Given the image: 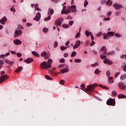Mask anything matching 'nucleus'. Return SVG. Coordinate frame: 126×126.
<instances>
[{
	"label": "nucleus",
	"mask_w": 126,
	"mask_h": 126,
	"mask_svg": "<svg viewBox=\"0 0 126 126\" xmlns=\"http://www.w3.org/2000/svg\"><path fill=\"white\" fill-rule=\"evenodd\" d=\"M93 85L92 86H88L87 89L88 90H90V91H93Z\"/></svg>",
	"instance_id": "c756f323"
},
{
	"label": "nucleus",
	"mask_w": 126,
	"mask_h": 126,
	"mask_svg": "<svg viewBox=\"0 0 126 126\" xmlns=\"http://www.w3.org/2000/svg\"><path fill=\"white\" fill-rule=\"evenodd\" d=\"M48 31H49V29L48 28H43V32H44V33H47V32H48Z\"/></svg>",
	"instance_id": "473e14b6"
},
{
	"label": "nucleus",
	"mask_w": 126,
	"mask_h": 126,
	"mask_svg": "<svg viewBox=\"0 0 126 126\" xmlns=\"http://www.w3.org/2000/svg\"><path fill=\"white\" fill-rule=\"evenodd\" d=\"M51 18H52V17H51V16H49L48 17L44 18V21L47 22L49 21V20H51Z\"/></svg>",
	"instance_id": "2f4dec72"
},
{
	"label": "nucleus",
	"mask_w": 126,
	"mask_h": 126,
	"mask_svg": "<svg viewBox=\"0 0 126 126\" xmlns=\"http://www.w3.org/2000/svg\"><path fill=\"white\" fill-rule=\"evenodd\" d=\"M119 99H123L126 98V96L124 94H119L118 95Z\"/></svg>",
	"instance_id": "cd10ccee"
},
{
	"label": "nucleus",
	"mask_w": 126,
	"mask_h": 126,
	"mask_svg": "<svg viewBox=\"0 0 126 126\" xmlns=\"http://www.w3.org/2000/svg\"><path fill=\"white\" fill-rule=\"evenodd\" d=\"M94 44H95V41L93 40L92 42L90 43V46L91 47H92V46H94Z\"/></svg>",
	"instance_id": "5fc2aeb1"
},
{
	"label": "nucleus",
	"mask_w": 126,
	"mask_h": 126,
	"mask_svg": "<svg viewBox=\"0 0 126 126\" xmlns=\"http://www.w3.org/2000/svg\"><path fill=\"white\" fill-rule=\"evenodd\" d=\"M110 75H111V72H110V71H107L106 72L107 76H109Z\"/></svg>",
	"instance_id": "13d9d810"
},
{
	"label": "nucleus",
	"mask_w": 126,
	"mask_h": 126,
	"mask_svg": "<svg viewBox=\"0 0 126 126\" xmlns=\"http://www.w3.org/2000/svg\"><path fill=\"white\" fill-rule=\"evenodd\" d=\"M5 63H7L8 64H13V62L7 60H6L5 61Z\"/></svg>",
	"instance_id": "bb28decb"
},
{
	"label": "nucleus",
	"mask_w": 126,
	"mask_h": 126,
	"mask_svg": "<svg viewBox=\"0 0 126 126\" xmlns=\"http://www.w3.org/2000/svg\"><path fill=\"white\" fill-rule=\"evenodd\" d=\"M63 28H65V29H66L69 28V25H66V24H64V25H63Z\"/></svg>",
	"instance_id": "4c0bfd02"
},
{
	"label": "nucleus",
	"mask_w": 126,
	"mask_h": 126,
	"mask_svg": "<svg viewBox=\"0 0 126 126\" xmlns=\"http://www.w3.org/2000/svg\"><path fill=\"white\" fill-rule=\"evenodd\" d=\"M98 63H95L94 64H92L91 66H92V67H95V66H98Z\"/></svg>",
	"instance_id": "79ce46f5"
},
{
	"label": "nucleus",
	"mask_w": 126,
	"mask_h": 126,
	"mask_svg": "<svg viewBox=\"0 0 126 126\" xmlns=\"http://www.w3.org/2000/svg\"><path fill=\"white\" fill-rule=\"evenodd\" d=\"M100 50H101V51H103V52H104V53L106 55H113V54L115 53V52H114L107 53V48H106V47H105V46H102Z\"/></svg>",
	"instance_id": "6e6552de"
},
{
	"label": "nucleus",
	"mask_w": 126,
	"mask_h": 126,
	"mask_svg": "<svg viewBox=\"0 0 126 126\" xmlns=\"http://www.w3.org/2000/svg\"><path fill=\"white\" fill-rule=\"evenodd\" d=\"M114 82V80H113V77H108V83L112 84Z\"/></svg>",
	"instance_id": "a878e982"
},
{
	"label": "nucleus",
	"mask_w": 126,
	"mask_h": 126,
	"mask_svg": "<svg viewBox=\"0 0 126 126\" xmlns=\"http://www.w3.org/2000/svg\"><path fill=\"white\" fill-rule=\"evenodd\" d=\"M63 57L64 58H67V57H68V53H64Z\"/></svg>",
	"instance_id": "6e6d98bb"
},
{
	"label": "nucleus",
	"mask_w": 126,
	"mask_h": 126,
	"mask_svg": "<svg viewBox=\"0 0 126 126\" xmlns=\"http://www.w3.org/2000/svg\"><path fill=\"white\" fill-rule=\"evenodd\" d=\"M85 34H86V36H87V37H89V35H90V32H89L88 31H86Z\"/></svg>",
	"instance_id": "49530a36"
},
{
	"label": "nucleus",
	"mask_w": 126,
	"mask_h": 126,
	"mask_svg": "<svg viewBox=\"0 0 126 126\" xmlns=\"http://www.w3.org/2000/svg\"><path fill=\"white\" fill-rule=\"evenodd\" d=\"M69 43H70V42H69V40H68L67 41H66V42L65 43V45H66V46H67V48H69V46H68V45H69Z\"/></svg>",
	"instance_id": "09e8293b"
},
{
	"label": "nucleus",
	"mask_w": 126,
	"mask_h": 126,
	"mask_svg": "<svg viewBox=\"0 0 126 126\" xmlns=\"http://www.w3.org/2000/svg\"><path fill=\"white\" fill-rule=\"evenodd\" d=\"M106 104L109 106H115V99L112 98L108 99L106 102Z\"/></svg>",
	"instance_id": "7ed1b4c3"
},
{
	"label": "nucleus",
	"mask_w": 126,
	"mask_h": 126,
	"mask_svg": "<svg viewBox=\"0 0 126 126\" xmlns=\"http://www.w3.org/2000/svg\"><path fill=\"white\" fill-rule=\"evenodd\" d=\"M4 63V62H3V61L2 60H0V69L2 67V64Z\"/></svg>",
	"instance_id": "72a5a7b5"
},
{
	"label": "nucleus",
	"mask_w": 126,
	"mask_h": 126,
	"mask_svg": "<svg viewBox=\"0 0 126 126\" xmlns=\"http://www.w3.org/2000/svg\"><path fill=\"white\" fill-rule=\"evenodd\" d=\"M100 87H101L102 88H103L104 89H106V90H109V87L105 86H102V85H99Z\"/></svg>",
	"instance_id": "c9c22d12"
},
{
	"label": "nucleus",
	"mask_w": 126,
	"mask_h": 126,
	"mask_svg": "<svg viewBox=\"0 0 126 126\" xmlns=\"http://www.w3.org/2000/svg\"><path fill=\"white\" fill-rule=\"evenodd\" d=\"M60 84H64V81H63V80H62L60 81Z\"/></svg>",
	"instance_id": "338daca9"
},
{
	"label": "nucleus",
	"mask_w": 126,
	"mask_h": 126,
	"mask_svg": "<svg viewBox=\"0 0 126 126\" xmlns=\"http://www.w3.org/2000/svg\"><path fill=\"white\" fill-rule=\"evenodd\" d=\"M115 33L113 32H109L103 36V39H110V37H113Z\"/></svg>",
	"instance_id": "f03ea898"
},
{
	"label": "nucleus",
	"mask_w": 126,
	"mask_h": 126,
	"mask_svg": "<svg viewBox=\"0 0 126 126\" xmlns=\"http://www.w3.org/2000/svg\"><path fill=\"white\" fill-rule=\"evenodd\" d=\"M114 36L117 37V38H121V37H122V35L119 33H115Z\"/></svg>",
	"instance_id": "ea45409f"
},
{
	"label": "nucleus",
	"mask_w": 126,
	"mask_h": 126,
	"mask_svg": "<svg viewBox=\"0 0 126 126\" xmlns=\"http://www.w3.org/2000/svg\"><path fill=\"white\" fill-rule=\"evenodd\" d=\"M80 44H81V41L80 40H77L75 44V45L73 46V49L75 50L77 48H78L79 46H80Z\"/></svg>",
	"instance_id": "9b49d317"
},
{
	"label": "nucleus",
	"mask_w": 126,
	"mask_h": 126,
	"mask_svg": "<svg viewBox=\"0 0 126 126\" xmlns=\"http://www.w3.org/2000/svg\"><path fill=\"white\" fill-rule=\"evenodd\" d=\"M17 56L18 57V58H21V57H22V54L18 53L17 54Z\"/></svg>",
	"instance_id": "4d7b16f0"
},
{
	"label": "nucleus",
	"mask_w": 126,
	"mask_h": 126,
	"mask_svg": "<svg viewBox=\"0 0 126 126\" xmlns=\"http://www.w3.org/2000/svg\"><path fill=\"white\" fill-rule=\"evenodd\" d=\"M40 19H41V13L37 12L36 13L35 17L33 18V20L38 22V21H40Z\"/></svg>",
	"instance_id": "423d86ee"
},
{
	"label": "nucleus",
	"mask_w": 126,
	"mask_h": 126,
	"mask_svg": "<svg viewBox=\"0 0 126 126\" xmlns=\"http://www.w3.org/2000/svg\"><path fill=\"white\" fill-rule=\"evenodd\" d=\"M126 75H123L120 77V79L121 80H124V79H126Z\"/></svg>",
	"instance_id": "58836bf2"
},
{
	"label": "nucleus",
	"mask_w": 126,
	"mask_h": 126,
	"mask_svg": "<svg viewBox=\"0 0 126 126\" xmlns=\"http://www.w3.org/2000/svg\"><path fill=\"white\" fill-rule=\"evenodd\" d=\"M22 34V31L21 30H16L14 33V37H18V36H20Z\"/></svg>",
	"instance_id": "1a4fd4ad"
},
{
	"label": "nucleus",
	"mask_w": 126,
	"mask_h": 126,
	"mask_svg": "<svg viewBox=\"0 0 126 126\" xmlns=\"http://www.w3.org/2000/svg\"><path fill=\"white\" fill-rule=\"evenodd\" d=\"M67 8L70 9L71 12H77V9L76 8V6L75 5H72L71 6H68Z\"/></svg>",
	"instance_id": "20e7f679"
},
{
	"label": "nucleus",
	"mask_w": 126,
	"mask_h": 126,
	"mask_svg": "<svg viewBox=\"0 0 126 126\" xmlns=\"http://www.w3.org/2000/svg\"><path fill=\"white\" fill-rule=\"evenodd\" d=\"M112 94L113 95V96H117V93H116L115 91H113L112 92Z\"/></svg>",
	"instance_id": "052dcab7"
},
{
	"label": "nucleus",
	"mask_w": 126,
	"mask_h": 126,
	"mask_svg": "<svg viewBox=\"0 0 126 126\" xmlns=\"http://www.w3.org/2000/svg\"><path fill=\"white\" fill-rule=\"evenodd\" d=\"M74 62L75 63H81V59H75L74 60Z\"/></svg>",
	"instance_id": "37998d69"
},
{
	"label": "nucleus",
	"mask_w": 126,
	"mask_h": 126,
	"mask_svg": "<svg viewBox=\"0 0 126 126\" xmlns=\"http://www.w3.org/2000/svg\"><path fill=\"white\" fill-rule=\"evenodd\" d=\"M113 6L115 8V9H116V10H120V9H122V8H123V5L118 3L113 4Z\"/></svg>",
	"instance_id": "0eeeda50"
},
{
	"label": "nucleus",
	"mask_w": 126,
	"mask_h": 126,
	"mask_svg": "<svg viewBox=\"0 0 126 126\" xmlns=\"http://www.w3.org/2000/svg\"><path fill=\"white\" fill-rule=\"evenodd\" d=\"M112 15V12H108L107 13V17H109V16H110V15Z\"/></svg>",
	"instance_id": "bf43d9fd"
},
{
	"label": "nucleus",
	"mask_w": 126,
	"mask_h": 126,
	"mask_svg": "<svg viewBox=\"0 0 126 126\" xmlns=\"http://www.w3.org/2000/svg\"><path fill=\"white\" fill-rule=\"evenodd\" d=\"M73 21H70V22H69V26H71L73 25Z\"/></svg>",
	"instance_id": "864d4df0"
},
{
	"label": "nucleus",
	"mask_w": 126,
	"mask_h": 126,
	"mask_svg": "<svg viewBox=\"0 0 126 126\" xmlns=\"http://www.w3.org/2000/svg\"><path fill=\"white\" fill-rule=\"evenodd\" d=\"M76 55H77V53L76 51H73L71 55V58H74Z\"/></svg>",
	"instance_id": "7c9ffc66"
},
{
	"label": "nucleus",
	"mask_w": 126,
	"mask_h": 126,
	"mask_svg": "<svg viewBox=\"0 0 126 126\" xmlns=\"http://www.w3.org/2000/svg\"><path fill=\"white\" fill-rule=\"evenodd\" d=\"M123 70L124 71H126V64L124 66Z\"/></svg>",
	"instance_id": "774afa93"
},
{
	"label": "nucleus",
	"mask_w": 126,
	"mask_h": 126,
	"mask_svg": "<svg viewBox=\"0 0 126 126\" xmlns=\"http://www.w3.org/2000/svg\"><path fill=\"white\" fill-rule=\"evenodd\" d=\"M65 62V60L64 59H63V58L61 59L60 60V63H64Z\"/></svg>",
	"instance_id": "603ef678"
},
{
	"label": "nucleus",
	"mask_w": 126,
	"mask_h": 126,
	"mask_svg": "<svg viewBox=\"0 0 126 126\" xmlns=\"http://www.w3.org/2000/svg\"><path fill=\"white\" fill-rule=\"evenodd\" d=\"M101 71H99V69H96L94 71V74H99Z\"/></svg>",
	"instance_id": "a19ab883"
},
{
	"label": "nucleus",
	"mask_w": 126,
	"mask_h": 126,
	"mask_svg": "<svg viewBox=\"0 0 126 126\" xmlns=\"http://www.w3.org/2000/svg\"><path fill=\"white\" fill-rule=\"evenodd\" d=\"M45 77H46V79H48L49 80H50V79H51V78L48 75H45Z\"/></svg>",
	"instance_id": "69168bd1"
},
{
	"label": "nucleus",
	"mask_w": 126,
	"mask_h": 126,
	"mask_svg": "<svg viewBox=\"0 0 126 126\" xmlns=\"http://www.w3.org/2000/svg\"><path fill=\"white\" fill-rule=\"evenodd\" d=\"M7 21V18L6 17H3L1 20H0V23L2 24V25H5V22Z\"/></svg>",
	"instance_id": "9d476101"
},
{
	"label": "nucleus",
	"mask_w": 126,
	"mask_h": 126,
	"mask_svg": "<svg viewBox=\"0 0 126 126\" xmlns=\"http://www.w3.org/2000/svg\"><path fill=\"white\" fill-rule=\"evenodd\" d=\"M85 85L82 84L81 85V90H83V91H84V92H87V89L86 88H85Z\"/></svg>",
	"instance_id": "4be33fe9"
},
{
	"label": "nucleus",
	"mask_w": 126,
	"mask_h": 126,
	"mask_svg": "<svg viewBox=\"0 0 126 126\" xmlns=\"http://www.w3.org/2000/svg\"><path fill=\"white\" fill-rule=\"evenodd\" d=\"M119 86L121 88V89H125V88H126V85L125 84H123V83H120L119 84Z\"/></svg>",
	"instance_id": "aec40b11"
},
{
	"label": "nucleus",
	"mask_w": 126,
	"mask_h": 126,
	"mask_svg": "<svg viewBox=\"0 0 126 126\" xmlns=\"http://www.w3.org/2000/svg\"><path fill=\"white\" fill-rule=\"evenodd\" d=\"M23 70V67L22 66H19L18 67L16 70V72H20L21 70Z\"/></svg>",
	"instance_id": "b1692460"
},
{
	"label": "nucleus",
	"mask_w": 126,
	"mask_h": 126,
	"mask_svg": "<svg viewBox=\"0 0 126 126\" xmlns=\"http://www.w3.org/2000/svg\"><path fill=\"white\" fill-rule=\"evenodd\" d=\"M13 7H14V6H12L11 7V8H10V9H11V11H13L14 12H14H15V8H13Z\"/></svg>",
	"instance_id": "3c124183"
},
{
	"label": "nucleus",
	"mask_w": 126,
	"mask_h": 126,
	"mask_svg": "<svg viewBox=\"0 0 126 126\" xmlns=\"http://www.w3.org/2000/svg\"><path fill=\"white\" fill-rule=\"evenodd\" d=\"M52 63H53V60L49 59L47 62L46 61L42 62L40 63V67L42 68V69H49V68H51Z\"/></svg>",
	"instance_id": "f257e3e1"
},
{
	"label": "nucleus",
	"mask_w": 126,
	"mask_h": 126,
	"mask_svg": "<svg viewBox=\"0 0 126 126\" xmlns=\"http://www.w3.org/2000/svg\"><path fill=\"white\" fill-rule=\"evenodd\" d=\"M33 62H34V60L32 58H28L24 61V63H31Z\"/></svg>",
	"instance_id": "ddd939ff"
},
{
	"label": "nucleus",
	"mask_w": 126,
	"mask_h": 126,
	"mask_svg": "<svg viewBox=\"0 0 126 126\" xmlns=\"http://www.w3.org/2000/svg\"><path fill=\"white\" fill-rule=\"evenodd\" d=\"M90 36L91 38V40H94V36H93V34H92V33L90 32Z\"/></svg>",
	"instance_id": "a18cd8bd"
},
{
	"label": "nucleus",
	"mask_w": 126,
	"mask_h": 126,
	"mask_svg": "<svg viewBox=\"0 0 126 126\" xmlns=\"http://www.w3.org/2000/svg\"><path fill=\"white\" fill-rule=\"evenodd\" d=\"M106 5H112V4H113V2L111 0H108L106 3Z\"/></svg>",
	"instance_id": "c85d7f7f"
},
{
	"label": "nucleus",
	"mask_w": 126,
	"mask_h": 126,
	"mask_svg": "<svg viewBox=\"0 0 126 126\" xmlns=\"http://www.w3.org/2000/svg\"><path fill=\"white\" fill-rule=\"evenodd\" d=\"M68 70H69L68 68H63L61 70V72H62V74H63V73H65L66 72H68Z\"/></svg>",
	"instance_id": "412c9836"
},
{
	"label": "nucleus",
	"mask_w": 126,
	"mask_h": 126,
	"mask_svg": "<svg viewBox=\"0 0 126 126\" xmlns=\"http://www.w3.org/2000/svg\"><path fill=\"white\" fill-rule=\"evenodd\" d=\"M60 49H61V51H64L65 50H66V49H67V47H66V46H61L60 47Z\"/></svg>",
	"instance_id": "e433bc0d"
},
{
	"label": "nucleus",
	"mask_w": 126,
	"mask_h": 126,
	"mask_svg": "<svg viewBox=\"0 0 126 126\" xmlns=\"http://www.w3.org/2000/svg\"><path fill=\"white\" fill-rule=\"evenodd\" d=\"M100 58L102 59V60H105V59H107V56L106 55H104L103 54L100 55Z\"/></svg>",
	"instance_id": "f704fd0d"
},
{
	"label": "nucleus",
	"mask_w": 126,
	"mask_h": 126,
	"mask_svg": "<svg viewBox=\"0 0 126 126\" xmlns=\"http://www.w3.org/2000/svg\"><path fill=\"white\" fill-rule=\"evenodd\" d=\"M0 79H1V81H4V80L7 79V75L5 74L4 75H1L0 77Z\"/></svg>",
	"instance_id": "dca6fc26"
},
{
	"label": "nucleus",
	"mask_w": 126,
	"mask_h": 126,
	"mask_svg": "<svg viewBox=\"0 0 126 126\" xmlns=\"http://www.w3.org/2000/svg\"><path fill=\"white\" fill-rule=\"evenodd\" d=\"M103 63H107V64H109L110 65L113 64V62H112V61L108 59H104Z\"/></svg>",
	"instance_id": "f8f14e48"
},
{
	"label": "nucleus",
	"mask_w": 126,
	"mask_h": 126,
	"mask_svg": "<svg viewBox=\"0 0 126 126\" xmlns=\"http://www.w3.org/2000/svg\"><path fill=\"white\" fill-rule=\"evenodd\" d=\"M41 57H45V59H46V60L49 59V57L46 56H47V52L45 51H43L41 53Z\"/></svg>",
	"instance_id": "a211bd4d"
},
{
	"label": "nucleus",
	"mask_w": 126,
	"mask_h": 126,
	"mask_svg": "<svg viewBox=\"0 0 126 126\" xmlns=\"http://www.w3.org/2000/svg\"><path fill=\"white\" fill-rule=\"evenodd\" d=\"M124 57H125V59H126V54L125 55H121L120 58L121 59H124Z\"/></svg>",
	"instance_id": "0e129e2a"
},
{
	"label": "nucleus",
	"mask_w": 126,
	"mask_h": 126,
	"mask_svg": "<svg viewBox=\"0 0 126 126\" xmlns=\"http://www.w3.org/2000/svg\"><path fill=\"white\" fill-rule=\"evenodd\" d=\"M63 22V18H61L60 19L56 21L55 25H57L58 26H61Z\"/></svg>",
	"instance_id": "39448f33"
},
{
	"label": "nucleus",
	"mask_w": 126,
	"mask_h": 126,
	"mask_svg": "<svg viewBox=\"0 0 126 126\" xmlns=\"http://www.w3.org/2000/svg\"><path fill=\"white\" fill-rule=\"evenodd\" d=\"M14 43L15 45H21V44H22V41H21L19 39H15L14 41Z\"/></svg>",
	"instance_id": "4468645a"
},
{
	"label": "nucleus",
	"mask_w": 126,
	"mask_h": 126,
	"mask_svg": "<svg viewBox=\"0 0 126 126\" xmlns=\"http://www.w3.org/2000/svg\"><path fill=\"white\" fill-rule=\"evenodd\" d=\"M58 45H59V43H58V42L55 41L54 42V48H57V47H58Z\"/></svg>",
	"instance_id": "8fccbe9b"
},
{
	"label": "nucleus",
	"mask_w": 126,
	"mask_h": 126,
	"mask_svg": "<svg viewBox=\"0 0 126 126\" xmlns=\"http://www.w3.org/2000/svg\"><path fill=\"white\" fill-rule=\"evenodd\" d=\"M84 5L85 7H86V6H87V5H88V1H87V0H85Z\"/></svg>",
	"instance_id": "c03bdc74"
},
{
	"label": "nucleus",
	"mask_w": 126,
	"mask_h": 126,
	"mask_svg": "<svg viewBox=\"0 0 126 126\" xmlns=\"http://www.w3.org/2000/svg\"><path fill=\"white\" fill-rule=\"evenodd\" d=\"M9 55H10L9 52H7L5 54H1L0 55V59H3V58H5V57H8Z\"/></svg>",
	"instance_id": "f3484780"
},
{
	"label": "nucleus",
	"mask_w": 126,
	"mask_h": 126,
	"mask_svg": "<svg viewBox=\"0 0 126 126\" xmlns=\"http://www.w3.org/2000/svg\"><path fill=\"white\" fill-rule=\"evenodd\" d=\"M70 12L69 9L67 8L66 10H62L61 12L62 14H68Z\"/></svg>",
	"instance_id": "2eb2a0df"
},
{
	"label": "nucleus",
	"mask_w": 126,
	"mask_h": 126,
	"mask_svg": "<svg viewBox=\"0 0 126 126\" xmlns=\"http://www.w3.org/2000/svg\"><path fill=\"white\" fill-rule=\"evenodd\" d=\"M101 2L102 4H105L106 3V0H101Z\"/></svg>",
	"instance_id": "e2e57ef3"
},
{
	"label": "nucleus",
	"mask_w": 126,
	"mask_h": 126,
	"mask_svg": "<svg viewBox=\"0 0 126 126\" xmlns=\"http://www.w3.org/2000/svg\"><path fill=\"white\" fill-rule=\"evenodd\" d=\"M38 6H39V4H34L35 10H37V11H42V10L38 7Z\"/></svg>",
	"instance_id": "5701e85b"
},
{
	"label": "nucleus",
	"mask_w": 126,
	"mask_h": 126,
	"mask_svg": "<svg viewBox=\"0 0 126 126\" xmlns=\"http://www.w3.org/2000/svg\"><path fill=\"white\" fill-rule=\"evenodd\" d=\"M32 54L33 55V56H35V57H36L37 58H39L40 57V55L37 53L36 51H32Z\"/></svg>",
	"instance_id": "393cba45"
},
{
	"label": "nucleus",
	"mask_w": 126,
	"mask_h": 126,
	"mask_svg": "<svg viewBox=\"0 0 126 126\" xmlns=\"http://www.w3.org/2000/svg\"><path fill=\"white\" fill-rule=\"evenodd\" d=\"M80 36V31L76 34L75 38H79Z\"/></svg>",
	"instance_id": "de8ad7c7"
},
{
	"label": "nucleus",
	"mask_w": 126,
	"mask_h": 126,
	"mask_svg": "<svg viewBox=\"0 0 126 126\" xmlns=\"http://www.w3.org/2000/svg\"><path fill=\"white\" fill-rule=\"evenodd\" d=\"M52 1H53V2H55V3H58V2H59V1H60V0H52Z\"/></svg>",
	"instance_id": "680f3d73"
},
{
	"label": "nucleus",
	"mask_w": 126,
	"mask_h": 126,
	"mask_svg": "<svg viewBox=\"0 0 126 126\" xmlns=\"http://www.w3.org/2000/svg\"><path fill=\"white\" fill-rule=\"evenodd\" d=\"M48 14L49 16H51L52 14H54V9H49L48 12Z\"/></svg>",
	"instance_id": "6ab92c4d"
}]
</instances>
